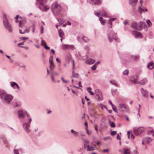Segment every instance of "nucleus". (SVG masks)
I'll return each instance as SVG.
<instances>
[{"mask_svg":"<svg viewBox=\"0 0 154 154\" xmlns=\"http://www.w3.org/2000/svg\"><path fill=\"white\" fill-rule=\"evenodd\" d=\"M13 98L12 95L7 94L5 91H0V98L5 103L10 104Z\"/></svg>","mask_w":154,"mask_h":154,"instance_id":"1","label":"nucleus"},{"mask_svg":"<svg viewBox=\"0 0 154 154\" xmlns=\"http://www.w3.org/2000/svg\"><path fill=\"white\" fill-rule=\"evenodd\" d=\"M51 10L54 15H57L61 11V7L57 2H54L52 5Z\"/></svg>","mask_w":154,"mask_h":154,"instance_id":"2","label":"nucleus"},{"mask_svg":"<svg viewBox=\"0 0 154 154\" xmlns=\"http://www.w3.org/2000/svg\"><path fill=\"white\" fill-rule=\"evenodd\" d=\"M32 118H30L29 119L28 122L24 123L23 124V128L25 131L27 133H29L31 132L30 129V124L32 121Z\"/></svg>","mask_w":154,"mask_h":154,"instance_id":"3","label":"nucleus"},{"mask_svg":"<svg viewBox=\"0 0 154 154\" xmlns=\"http://www.w3.org/2000/svg\"><path fill=\"white\" fill-rule=\"evenodd\" d=\"M37 2H39L41 6L39 8L43 11H46L49 9V7L45 5L46 3V0H36Z\"/></svg>","mask_w":154,"mask_h":154,"instance_id":"4","label":"nucleus"},{"mask_svg":"<svg viewBox=\"0 0 154 154\" xmlns=\"http://www.w3.org/2000/svg\"><path fill=\"white\" fill-rule=\"evenodd\" d=\"M3 23L5 27L8 29L9 32H12V29L11 25L9 23L6 15H5V19L3 20Z\"/></svg>","mask_w":154,"mask_h":154,"instance_id":"5","label":"nucleus"},{"mask_svg":"<svg viewBox=\"0 0 154 154\" xmlns=\"http://www.w3.org/2000/svg\"><path fill=\"white\" fill-rule=\"evenodd\" d=\"M94 14L98 17L101 15L103 17H108V13L103 9L102 10V12L99 11L98 10L95 11L94 12Z\"/></svg>","mask_w":154,"mask_h":154,"instance_id":"6","label":"nucleus"},{"mask_svg":"<svg viewBox=\"0 0 154 154\" xmlns=\"http://www.w3.org/2000/svg\"><path fill=\"white\" fill-rule=\"evenodd\" d=\"M108 37L110 42H112V39H114L116 41L117 40V38L116 36V34L112 31H111L109 34Z\"/></svg>","mask_w":154,"mask_h":154,"instance_id":"7","label":"nucleus"},{"mask_svg":"<svg viewBox=\"0 0 154 154\" xmlns=\"http://www.w3.org/2000/svg\"><path fill=\"white\" fill-rule=\"evenodd\" d=\"M118 108L119 110L122 112L125 111L128 112L129 111L128 108L123 104H120L118 106Z\"/></svg>","mask_w":154,"mask_h":154,"instance_id":"8","label":"nucleus"},{"mask_svg":"<svg viewBox=\"0 0 154 154\" xmlns=\"http://www.w3.org/2000/svg\"><path fill=\"white\" fill-rule=\"evenodd\" d=\"M144 131V128L143 127L135 128L133 131L134 134L137 135H139L142 133Z\"/></svg>","mask_w":154,"mask_h":154,"instance_id":"9","label":"nucleus"},{"mask_svg":"<svg viewBox=\"0 0 154 154\" xmlns=\"http://www.w3.org/2000/svg\"><path fill=\"white\" fill-rule=\"evenodd\" d=\"M95 93L97 97L98 100H101L102 99V92L99 89H96L95 91Z\"/></svg>","mask_w":154,"mask_h":154,"instance_id":"10","label":"nucleus"},{"mask_svg":"<svg viewBox=\"0 0 154 154\" xmlns=\"http://www.w3.org/2000/svg\"><path fill=\"white\" fill-rule=\"evenodd\" d=\"M139 79L138 76L137 75L131 76L130 78L131 81L134 84L138 83V80Z\"/></svg>","mask_w":154,"mask_h":154,"instance_id":"11","label":"nucleus"},{"mask_svg":"<svg viewBox=\"0 0 154 154\" xmlns=\"http://www.w3.org/2000/svg\"><path fill=\"white\" fill-rule=\"evenodd\" d=\"M74 46L73 45H62V48L63 50L74 49Z\"/></svg>","mask_w":154,"mask_h":154,"instance_id":"12","label":"nucleus"},{"mask_svg":"<svg viewBox=\"0 0 154 154\" xmlns=\"http://www.w3.org/2000/svg\"><path fill=\"white\" fill-rule=\"evenodd\" d=\"M133 35L136 38H140L142 37V35L141 33L139 32L133 31L132 32Z\"/></svg>","mask_w":154,"mask_h":154,"instance_id":"13","label":"nucleus"},{"mask_svg":"<svg viewBox=\"0 0 154 154\" xmlns=\"http://www.w3.org/2000/svg\"><path fill=\"white\" fill-rule=\"evenodd\" d=\"M25 111L20 109L18 111V115L19 118H23L25 117Z\"/></svg>","mask_w":154,"mask_h":154,"instance_id":"14","label":"nucleus"},{"mask_svg":"<svg viewBox=\"0 0 154 154\" xmlns=\"http://www.w3.org/2000/svg\"><path fill=\"white\" fill-rule=\"evenodd\" d=\"M11 86L14 89L17 88V90H20V87L18 85L16 82L11 81L10 82Z\"/></svg>","mask_w":154,"mask_h":154,"instance_id":"15","label":"nucleus"},{"mask_svg":"<svg viewBox=\"0 0 154 154\" xmlns=\"http://www.w3.org/2000/svg\"><path fill=\"white\" fill-rule=\"evenodd\" d=\"M90 3L92 5H100L101 4V2L100 0H91Z\"/></svg>","mask_w":154,"mask_h":154,"instance_id":"16","label":"nucleus"},{"mask_svg":"<svg viewBox=\"0 0 154 154\" xmlns=\"http://www.w3.org/2000/svg\"><path fill=\"white\" fill-rule=\"evenodd\" d=\"M95 62V60L90 58L86 60L85 63L88 64H92L94 63Z\"/></svg>","mask_w":154,"mask_h":154,"instance_id":"17","label":"nucleus"},{"mask_svg":"<svg viewBox=\"0 0 154 154\" xmlns=\"http://www.w3.org/2000/svg\"><path fill=\"white\" fill-rule=\"evenodd\" d=\"M141 92L142 95L145 97H148L149 96L147 94L148 92L146 90L144 89L143 88H141Z\"/></svg>","mask_w":154,"mask_h":154,"instance_id":"18","label":"nucleus"},{"mask_svg":"<svg viewBox=\"0 0 154 154\" xmlns=\"http://www.w3.org/2000/svg\"><path fill=\"white\" fill-rule=\"evenodd\" d=\"M138 25V24L136 22H133L131 25V27L134 29L139 30Z\"/></svg>","mask_w":154,"mask_h":154,"instance_id":"19","label":"nucleus"},{"mask_svg":"<svg viewBox=\"0 0 154 154\" xmlns=\"http://www.w3.org/2000/svg\"><path fill=\"white\" fill-rule=\"evenodd\" d=\"M138 28L139 30H141L143 27H144L146 25L145 23L140 21L139 24H138Z\"/></svg>","mask_w":154,"mask_h":154,"instance_id":"20","label":"nucleus"},{"mask_svg":"<svg viewBox=\"0 0 154 154\" xmlns=\"http://www.w3.org/2000/svg\"><path fill=\"white\" fill-rule=\"evenodd\" d=\"M147 82V79L145 78L141 80L140 81H138V83H137V84H140L141 85H144Z\"/></svg>","mask_w":154,"mask_h":154,"instance_id":"21","label":"nucleus"},{"mask_svg":"<svg viewBox=\"0 0 154 154\" xmlns=\"http://www.w3.org/2000/svg\"><path fill=\"white\" fill-rule=\"evenodd\" d=\"M1 138L2 139L3 142L6 144H9V142L7 140L5 137L3 136L2 135L1 136Z\"/></svg>","mask_w":154,"mask_h":154,"instance_id":"22","label":"nucleus"},{"mask_svg":"<svg viewBox=\"0 0 154 154\" xmlns=\"http://www.w3.org/2000/svg\"><path fill=\"white\" fill-rule=\"evenodd\" d=\"M153 63L151 61L148 64L147 67L149 69H151L153 68Z\"/></svg>","mask_w":154,"mask_h":154,"instance_id":"23","label":"nucleus"},{"mask_svg":"<svg viewBox=\"0 0 154 154\" xmlns=\"http://www.w3.org/2000/svg\"><path fill=\"white\" fill-rule=\"evenodd\" d=\"M137 2V0H130L129 2L130 4L132 6H134Z\"/></svg>","mask_w":154,"mask_h":154,"instance_id":"24","label":"nucleus"},{"mask_svg":"<svg viewBox=\"0 0 154 154\" xmlns=\"http://www.w3.org/2000/svg\"><path fill=\"white\" fill-rule=\"evenodd\" d=\"M111 84L117 87H119V85L117 83L116 81L114 80H111L110 81Z\"/></svg>","mask_w":154,"mask_h":154,"instance_id":"25","label":"nucleus"},{"mask_svg":"<svg viewBox=\"0 0 154 154\" xmlns=\"http://www.w3.org/2000/svg\"><path fill=\"white\" fill-rule=\"evenodd\" d=\"M144 140L147 143L149 144L152 141V139L149 137H146L144 138Z\"/></svg>","mask_w":154,"mask_h":154,"instance_id":"26","label":"nucleus"},{"mask_svg":"<svg viewBox=\"0 0 154 154\" xmlns=\"http://www.w3.org/2000/svg\"><path fill=\"white\" fill-rule=\"evenodd\" d=\"M79 74L78 73H74V71L72 72V76H71V78L73 77L78 78L79 77Z\"/></svg>","mask_w":154,"mask_h":154,"instance_id":"27","label":"nucleus"},{"mask_svg":"<svg viewBox=\"0 0 154 154\" xmlns=\"http://www.w3.org/2000/svg\"><path fill=\"white\" fill-rule=\"evenodd\" d=\"M131 58L133 59V60H138L139 58V55H131Z\"/></svg>","mask_w":154,"mask_h":154,"instance_id":"28","label":"nucleus"},{"mask_svg":"<svg viewBox=\"0 0 154 154\" xmlns=\"http://www.w3.org/2000/svg\"><path fill=\"white\" fill-rule=\"evenodd\" d=\"M22 150L21 149H14V154H20L22 153Z\"/></svg>","mask_w":154,"mask_h":154,"instance_id":"29","label":"nucleus"},{"mask_svg":"<svg viewBox=\"0 0 154 154\" xmlns=\"http://www.w3.org/2000/svg\"><path fill=\"white\" fill-rule=\"evenodd\" d=\"M58 32L60 37L61 38H62L63 35H64L63 31L61 29H60L58 30Z\"/></svg>","mask_w":154,"mask_h":154,"instance_id":"30","label":"nucleus"},{"mask_svg":"<svg viewBox=\"0 0 154 154\" xmlns=\"http://www.w3.org/2000/svg\"><path fill=\"white\" fill-rule=\"evenodd\" d=\"M124 154H130L131 151L130 149L124 148Z\"/></svg>","mask_w":154,"mask_h":154,"instance_id":"31","label":"nucleus"},{"mask_svg":"<svg viewBox=\"0 0 154 154\" xmlns=\"http://www.w3.org/2000/svg\"><path fill=\"white\" fill-rule=\"evenodd\" d=\"M99 20L100 21V23L101 24L104 25L106 23V21L105 20H103V19L102 17H100L99 18Z\"/></svg>","mask_w":154,"mask_h":154,"instance_id":"32","label":"nucleus"},{"mask_svg":"<svg viewBox=\"0 0 154 154\" xmlns=\"http://www.w3.org/2000/svg\"><path fill=\"white\" fill-rule=\"evenodd\" d=\"M95 150V149L92 146H90V145H88L87 146V151H93L94 150Z\"/></svg>","mask_w":154,"mask_h":154,"instance_id":"33","label":"nucleus"},{"mask_svg":"<svg viewBox=\"0 0 154 154\" xmlns=\"http://www.w3.org/2000/svg\"><path fill=\"white\" fill-rule=\"evenodd\" d=\"M71 132L75 137H77L78 136V133L74 131L73 130L71 129Z\"/></svg>","mask_w":154,"mask_h":154,"instance_id":"34","label":"nucleus"},{"mask_svg":"<svg viewBox=\"0 0 154 154\" xmlns=\"http://www.w3.org/2000/svg\"><path fill=\"white\" fill-rule=\"evenodd\" d=\"M82 41L85 42H87L88 41V38L85 36H83L82 38Z\"/></svg>","mask_w":154,"mask_h":154,"instance_id":"35","label":"nucleus"},{"mask_svg":"<svg viewBox=\"0 0 154 154\" xmlns=\"http://www.w3.org/2000/svg\"><path fill=\"white\" fill-rule=\"evenodd\" d=\"M69 59L72 61V69L73 70L74 69V67H75V63H74V60L71 59V57L70 56H69Z\"/></svg>","mask_w":154,"mask_h":154,"instance_id":"36","label":"nucleus"},{"mask_svg":"<svg viewBox=\"0 0 154 154\" xmlns=\"http://www.w3.org/2000/svg\"><path fill=\"white\" fill-rule=\"evenodd\" d=\"M138 11L140 14H141L143 11L144 12V10L140 5H139L138 8Z\"/></svg>","mask_w":154,"mask_h":154,"instance_id":"37","label":"nucleus"},{"mask_svg":"<svg viewBox=\"0 0 154 154\" xmlns=\"http://www.w3.org/2000/svg\"><path fill=\"white\" fill-rule=\"evenodd\" d=\"M99 106L101 108V109H103V108H105L106 109H107V107L105 105H103L102 104H100L99 105Z\"/></svg>","mask_w":154,"mask_h":154,"instance_id":"38","label":"nucleus"},{"mask_svg":"<svg viewBox=\"0 0 154 154\" xmlns=\"http://www.w3.org/2000/svg\"><path fill=\"white\" fill-rule=\"evenodd\" d=\"M50 63V68L51 70H52V69L54 68L55 65L53 63Z\"/></svg>","mask_w":154,"mask_h":154,"instance_id":"39","label":"nucleus"},{"mask_svg":"<svg viewBox=\"0 0 154 154\" xmlns=\"http://www.w3.org/2000/svg\"><path fill=\"white\" fill-rule=\"evenodd\" d=\"M57 20L60 23L62 24L63 23V19L58 18H57Z\"/></svg>","mask_w":154,"mask_h":154,"instance_id":"40","label":"nucleus"},{"mask_svg":"<svg viewBox=\"0 0 154 154\" xmlns=\"http://www.w3.org/2000/svg\"><path fill=\"white\" fill-rule=\"evenodd\" d=\"M128 70L126 69L123 71V74L124 75H127L128 74Z\"/></svg>","mask_w":154,"mask_h":154,"instance_id":"41","label":"nucleus"},{"mask_svg":"<svg viewBox=\"0 0 154 154\" xmlns=\"http://www.w3.org/2000/svg\"><path fill=\"white\" fill-rule=\"evenodd\" d=\"M112 108L113 110L116 113L118 112V111L116 109V106H115L114 105L113 106H112Z\"/></svg>","mask_w":154,"mask_h":154,"instance_id":"42","label":"nucleus"},{"mask_svg":"<svg viewBox=\"0 0 154 154\" xmlns=\"http://www.w3.org/2000/svg\"><path fill=\"white\" fill-rule=\"evenodd\" d=\"M146 23L148 26L149 27H150L151 26V25H152V23L150 21L148 20H146Z\"/></svg>","mask_w":154,"mask_h":154,"instance_id":"43","label":"nucleus"},{"mask_svg":"<svg viewBox=\"0 0 154 154\" xmlns=\"http://www.w3.org/2000/svg\"><path fill=\"white\" fill-rule=\"evenodd\" d=\"M49 62L50 63H51V62L53 63V56H51L49 58Z\"/></svg>","mask_w":154,"mask_h":154,"instance_id":"44","label":"nucleus"},{"mask_svg":"<svg viewBox=\"0 0 154 154\" xmlns=\"http://www.w3.org/2000/svg\"><path fill=\"white\" fill-rule=\"evenodd\" d=\"M110 126L111 128H114L115 127V123L113 122H112L110 124Z\"/></svg>","mask_w":154,"mask_h":154,"instance_id":"45","label":"nucleus"},{"mask_svg":"<svg viewBox=\"0 0 154 154\" xmlns=\"http://www.w3.org/2000/svg\"><path fill=\"white\" fill-rule=\"evenodd\" d=\"M102 152H109V148L105 149H103Z\"/></svg>","mask_w":154,"mask_h":154,"instance_id":"46","label":"nucleus"},{"mask_svg":"<svg viewBox=\"0 0 154 154\" xmlns=\"http://www.w3.org/2000/svg\"><path fill=\"white\" fill-rule=\"evenodd\" d=\"M51 78L52 81L54 82H56V81L54 79V77L53 74H51Z\"/></svg>","mask_w":154,"mask_h":154,"instance_id":"47","label":"nucleus"},{"mask_svg":"<svg viewBox=\"0 0 154 154\" xmlns=\"http://www.w3.org/2000/svg\"><path fill=\"white\" fill-rule=\"evenodd\" d=\"M19 103L17 101L14 104V107H17L19 106Z\"/></svg>","mask_w":154,"mask_h":154,"instance_id":"48","label":"nucleus"},{"mask_svg":"<svg viewBox=\"0 0 154 154\" xmlns=\"http://www.w3.org/2000/svg\"><path fill=\"white\" fill-rule=\"evenodd\" d=\"M24 45V42H20V43H19V44H17V46L19 47H21V48H23V47L22 46H21V45Z\"/></svg>","mask_w":154,"mask_h":154,"instance_id":"49","label":"nucleus"},{"mask_svg":"<svg viewBox=\"0 0 154 154\" xmlns=\"http://www.w3.org/2000/svg\"><path fill=\"white\" fill-rule=\"evenodd\" d=\"M71 25V23L69 21H67L66 23H65V24H64L63 25V26H65L66 25Z\"/></svg>","mask_w":154,"mask_h":154,"instance_id":"50","label":"nucleus"},{"mask_svg":"<svg viewBox=\"0 0 154 154\" xmlns=\"http://www.w3.org/2000/svg\"><path fill=\"white\" fill-rule=\"evenodd\" d=\"M96 68V65H94V64L91 67V69L93 70H95Z\"/></svg>","mask_w":154,"mask_h":154,"instance_id":"51","label":"nucleus"},{"mask_svg":"<svg viewBox=\"0 0 154 154\" xmlns=\"http://www.w3.org/2000/svg\"><path fill=\"white\" fill-rule=\"evenodd\" d=\"M117 133V132L116 131H113L111 133V135L112 136H114Z\"/></svg>","mask_w":154,"mask_h":154,"instance_id":"52","label":"nucleus"},{"mask_svg":"<svg viewBox=\"0 0 154 154\" xmlns=\"http://www.w3.org/2000/svg\"><path fill=\"white\" fill-rule=\"evenodd\" d=\"M32 32L33 33H34L35 31V26L34 24H33V25L32 26Z\"/></svg>","mask_w":154,"mask_h":154,"instance_id":"53","label":"nucleus"},{"mask_svg":"<svg viewBox=\"0 0 154 154\" xmlns=\"http://www.w3.org/2000/svg\"><path fill=\"white\" fill-rule=\"evenodd\" d=\"M110 138V137H104L103 139V140H108Z\"/></svg>","mask_w":154,"mask_h":154,"instance_id":"54","label":"nucleus"},{"mask_svg":"<svg viewBox=\"0 0 154 154\" xmlns=\"http://www.w3.org/2000/svg\"><path fill=\"white\" fill-rule=\"evenodd\" d=\"M61 79L62 80V81L65 83H67L69 82V81H68L65 80L64 79L63 77L61 78Z\"/></svg>","mask_w":154,"mask_h":154,"instance_id":"55","label":"nucleus"},{"mask_svg":"<svg viewBox=\"0 0 154 154\" xmlns=\"http://www.w3.org/2000/svg\"><path fill=\"white\" fill-rule=\"evenodd\" d=\"M94 127H95V130L97 132V133H98V129H97V125H96V124L95 125H94Z\"/></svg>","mask_w":154,"mask_h":154,"instance_id":"56","label":"nucleus"},{"mask_svg":"<svg viewBox=\"0 0 154 154\" xmlns=\"http://www.w3.org/2000/svg\"><path fill=\"white\" fill-rule=\"evenodd\" d=\"M43 29H44V27L43 26H41V34L43 33Z\"/></svg>","mask_w":154,"mask_h":154,"instance_id":"57","label":"nucleus"},{"mask_svg":"<svg viewBox=\"0 0 154 154\" xmlns=\"http://www.w3.org/2000/svg\"><path fill=\"white\" fill-rule=\"evenodd\" d=\"M94 142L95 143H96V145H99L101 143L100 141L99 140L97 142H96L95 141H94Z\"/></svg>","mask_w":154,"mask_h":154,"instance_id":"58","label":"nucleus"},{"mask_svg":"<svg viewBox=\"0 0 154 154\" xmlns=\"http://www.w3.org/2000/svg\"><path fill=\"white\" fill-rule=\"evenodd\" d=\"M139 107L137 109V111H138V112H140V109L141 108V105L140 104H139Z\"/></svg>","mask_w":154,"mask_h":154,"instance_id":"59","label":"nucleus"},{"mask_svg":"<svg viewBox=\"0 0 154 154\" xmlns=\"http://www.w3.org/2000/svg\"><path fill=\"white\" fill-rule=\"evenodd\" d=\"M44 47L45 49L47 50H49L50 49V47L47 46L46 45H44Z\"/></svg>","mask_w":154,"mask_h":154,"instance_id":"60","label":"nucleus"},{"mask_svg":"<svg viewBox=\"0 0 154 154\" xmlns=\"http://www.w3.org/2000/svg\"><path fill=\"white\" fill-rule=\"evenodd\" d=\"M25 114H26V115L27 117L28 118H29V119L30 118H29L30 116V115L28 113V112H27L25 111Z\"/></svg>","mask_w":154,"mask_h":154,"instance_id":"61","label":"nucleus"},{"mask_svg":"<svg viewBox=\"0 0 154 154\" xmlns=\"http://www.w3.org/2000/svg\"><path fill=\"white\" fill-rule=\"evenodd\" d=\"M86 89L87 91L89 92V91H90L91 90V87H88Z\"/></svg>","mask_w":154,"mask_h":154,"instance_id":"62","label":"nucleus"},{"mask_svg":"<svg viewBox=\"0 0 154 154\" xmlns=\"http://www.w3.org/2000/svg\"><path fill=\"white\" fill-rule=\"evenodd\" d=\"M117 139L118 140H120L121 139V137H120V136H119V134H117Z\"/></svg>","mask_w":154,"mask_h":154,"instance_id":"63","label":"nucleus"},{"mask_svg":"<svg viewBox=\"0 0 154 154\" xmlns=\"http://www.w3.org/2000/svg\"><path fill=\"white\" fill-rule=\"evenodd\" d=\"M84 141L85 144H86V143H89V141L87 140H85Z\"/></svg>","mask_w":154,"mask_h":154,"instance_id":"64","label":"nucleus"}]
</instances>
